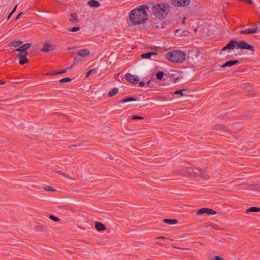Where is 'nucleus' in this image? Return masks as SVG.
<instances>
[{
	"label": "nucleus",
	"instance_id": "1a4fd4ad",
	"mask_svg": "<svg viewBox=\"0 0 260 260\" xmlns=\"http://www.w3.org/2000/svg\"><path fill=\"white\" fill-rule=\"evenodd\" d=\"M190 0H171L173 5L177 7H184L189 4Z\"/></svg>",
	"mask_w": 260,
	"mask_h": 260
},
{
	"label": "nucleus",
	"instance_id": "9b49d317",
	"mask_svg": "<svg viewBox=\"0 0 260 260\" xmlns=\"http://www.w3.org/2000/svg\"><path fill=\"white\" fill-rule=\"evenodd\" d=\"M188 32L187 31L181 29H176L175 32V36L177 38H181L186 37L188 35Z\"/></svg>",
	"mask_w": 260,
	"mask_h": 260
},
{
	"label": "nucleus",
	"instance_id": "7ed1b4c3",
	"mask_svg": "<svg viewBox=\"0 0 260 260\" xmlns=\"http://www.w3.org/2000/svg\"><path fill=\"white\" fill-rule=\"evenodd\" d=\"M185 53L180 50H173L166 55L167 59L174 63L182 62L185 59Z\"/></svg>",
	"mask_w": 260,
	"mask_h": 260
},
{
	"label": "nucleus",
	"instance_id": "a19ab883",
	"mask_svg": "<svg viewBox=\"0 0 260 260\" xmlns=\"http://www.w3.org/2000/svg\"><path fill=\"white\" fill-rule=\"evenodd\" d=\"M4 83H5V82H4L3 81H0V85H3Z\"/></svg>",
	"mask_w": 260,
	"mask_h": 260
},
{
	"label": "nucleus",
	"instance_id": "6ab92c4d",
	"mask_svg": "<svg viewBox=\"0 0 260 260\" xmlns=\"http://www.w3.org/2000/svg\"><path fill=\"white\" fill-rule=\"evenodd\" d=\"M53 47H54L53 44L50 41H47L45 43L42 49H49V48H53Z\"/></svg>",
	"mask_w": 260,
	"mask_h": 260
},
{
	"label": "nucleus",
	"instance_id": "f704fd0d",
	"mask_svg": "<svg viewBox=\"0 0 260 260\" xmlns=\"http://www.w3.org/2000/svg\"><path fill=\"white\" fill-rule=\"evenodd\" d=\"M214 260H223L221 257L216 256L214 257Z\"/></svg>",
	"mask_w": 260,
	"mask_h": 260
},
{
	"label": "nucleus",
	"instance_id": "c756f323",
	"mask_svg": "<svg viewBox=\"0 0 260 260\" xmlns=\"http://www.w3.org/2000/svg\"><path fill=\"white\" fill-rule=\"evenodd\" d=\"M44 189L46 191H53L54 190V189L50 186H47L44 187Z\"/></svg>",
	"mask_w": 260,
	"mask_h": 260
},
{
	"label": "nucleus",
	"instance_id": "c9c22d12",
	"mask_svg": "<svg viewBox=\"0 0 260 260\" xmlns=\"http://www.w3.org/2000/svg\"><path fill=\"white\" fill-rule=\"evenodd\" d=\"M144 84L145 83L142 81L139 82V86L140 87H143L144 86Z\"/></svg>",
	"mask_w": 260,
	"mask_h": 260
},
{
	"label": "nucleus",
	"instance_id": "4be33fe9",
	"mask_svg": "<svg viewBox=\"0 0 260 260\" xmlns=\"http://www.w3.org/2000/svg\"><path fill=\"white\" fill-rule=\"evenodd\" d=\"M136 101V99H134V98L128 97V98H125V99L122 100L119 103H124Z\"/></svg>",
	"mask_w": 260,
	"mask_h": 260
},
{
	"label": "nucleus",
	"instance_id": "72a5a7b5",
	"mask_svg": "<svg viewBox=\"0 0 260 260\" xmlns=\"http://www.w3.org/2000/svg\"><path fill=\"white\" fill-rule=\"evenodd\" d=\"M48 75L54 76V75H58V73H57V72H50L49 73H48Z\"/></svg>",
	"mask_w": 260,
	"mask_h": 260
},
{
	"label": "nucleus",
	"instance_id": "79ce46f5",
	"mask_svg": "<svg viewBox=\"0 0 260 260\" xmlns=\"http://www.w3.org/2000/svg\"><path fill=\"white\" fill-rule=\"evenodd\" d=\"M185 17H184L183 18V21H182V23H184V22H185Z\"/></svg>",
	"mask_w": 260,
	"mask_h": 260
},
{
	"label": "nucleus",
	"instance_id": "f257e3e1",
	"mask_svg": "<svg viewBox=\"0 0 260 260\" xmlns=\"http://www.w3.org/2000/svg\"><path fill=\"white\" fill-rule=\"evenodd\" d=\"M147 6H142L139 8L132 10L129 14V20L134 24H140L144 23L148 18Z\"/></svg>",
	"mask_w": 260,
	"mask_h": 260
},
{
	"label": "nucleus",
	"instance_id": "473e14b6",
	"mask_svg": "<svg viewBox=\"0 0 260 260\" xmlns=\"http://www.w3.org/2000/svg\"><path fill=\"white\" fill-rule=\"evenodd\" d=\"M49 218L54 221H59V219L57 217L54 216L53 215H50Z\"/></svg>",
	"mask_w": 260,
	"mask_h": 260
},
{
	"label": "nucleus",
	"instance_id": "0eeeda50",
	"mask_svg": "<svg viewBox=\"0 0 260 260\" xmlns=\"http://www.w3.org/2000/svg\"><path fill=\"white\" fill-rule=\"evenodd\" d=\"M250 25H254L255 26L254 28H246L244 29L240 30L239 32L241 35L245 34H252L255 33L257 31L258 27L257 26V24H253V23L250 24Z\"/></svg>",
	"mask_w": 260,
	"mask_h": 260
},
{
	"label": "nucleus",
	"instance_id": "ddd939ff",
	"mask_svg": "<svg viewBox=\"0 0 260 260\" xmlns=\"http://www.w3.org/2000/svg\"><path fill=\"white\" fill-rule=\"evenodd\" d=\"M70 21L72 22L73 24H76L77 22H78V17L76 14L71 13L70 14Z\"/></svg>",
	"mask_w": 260,
	"mask_h": 260
},
{
	"label": "nucleus",
	"instance_id": "e433bc0d",
	"mask_svg": "<svg viewBox=\"0 0 260 260\" xmlns=\"http://www.w3.org/2000/svg\"><path fill=\"white\" fill-rule=\"evenodd\" d=\"M22 14V12L19 14V15L16 17L15 20H18L21 16V15Z\"/></svg>",
	"mask_w": 260,
	"mask_h": 260
},
{
	"label": "nucleus",
	"instance_id": "423d86ee",
	"mask_svg": "<svg viewBox=\"0 0 260 260\" xmlns=\"http://www.w3.org/2000/svg\"><path fill=\"white\" fill-rule=\"evenodd\" d=\"M18 51L17 54V57L19 59V63L21 65H23L26 63L28 61L27 58L28 56V53L26 50H16Z\"/></svg>",
	"mask_w": 260,
	"mask_h": 260
},
{
	"label": "nucleus",
	"instance_id": "c85d7f7f",
	"mask_svg": "<svg viewBox=\"0 0 260 260\" xmlns=\"http://www.w3.org/2000/svg\"><path fill=\"white\" fill-rule=\"evenodd\" d=\"M17 6H18V5H16L15 6V7H14V8L13 9V10L11 11V12L9 14V15H8V18H7V19H9L11 18V16L13 15V14L15 12V11H16V9H17Z\"/></svg>",
	"mask_w": 260,
	"mask_h": 260
},
{
	"label": "nucleus",
	"instance_id": "4468645a",
	"mask_svg": "<svg viewBox=\"0 0 260 260\" xmlns=\"http://www.w3.org/2000/svg\"><path fill=\"white\" fill-rule=\"evenodd\" d=\"M156 55V53L154 52H148L146 53H143L141 55V56L143 58L145 59H149L152 56H155Z\"/></svg>",
	"mask_w": 260,
	"mask_h": 260
},
{
	"label": "nucleus",
	"instance_id": "dca6fc26",
	"mask_svg": "<svg viewBox=\"0 0 260 260\" xmlns=\"http://www.w3.org/2000/svg\"><path fill=\"white\" fill-rule=\"evenodd\" d=\"M81 57H86L90 54L89 50H80L77 53Z\"/></svg>",
	"mask_w": 260,
	"mask_h": 260
},
{
	"label": "nucleus",
	"instance_id": "2f4dec72",
	"mask_svg": "<svg viewBox=\"0 0 260 260\" xmlns=\"http://www.w3.org/2000/svg\"><path fill=\"white\" fill-rule=\"evenodd\" d=\"M70 68V67H68L62 70L57 71V73H58V74L64 73L66 72L67 71V70L68 69H69Z\"/></svg>",
	"mask_w": 260,
	"mask_h": 260
},
{
	"label": "nucleus",
	"instance_id": "7c9ffc66",
	"mask_svg": "<svg viewBox=\"0 0 260 260\" xmlns=\"http://www.w3.org/2000/svg\"><path fill=\"white\" fill-rule=\"evenodd\" d=\"M143 118V117L138 115H134L133 116L132 119L134 120H139L142 119Z\"/></svg>",
	"mask_w": 260,
	"mask_h": 260
},
{
	"label": "nucleus",
	"instance_id": "58836bf2",
	"mask_svg": "<svg viewBox=\"0 0 260 260\" xmlns=\"http://www.w3.org/2000/svg\"><path fill=\"white\" fill-rule=\"evenodd\" d=\"M145 49H157L158 47H155V48H153L152 47H147V48L145 46Z\"/></svg>",
	"mask_w": 260,
	"mask_h": 260
},
{
	"label": "nucleus",
	"instance_id": "393cba45",
	"mask_svg": "<svg viewBox=\"0 0 260 260\" xmlns=\"http://www.w3.org/2000/svg\"><path fill=\"white\" fill-rule=\"evenodd\" d=\"M72 80V79L70 78H64L63 79H61L59 80V82L60 83H63L65 82H69Z\"/></svg>",
	"mask_w": 260,
	"mask_h": 260
},
{
	"label": "nucleus",
	"instance_id": "f03ea898",
	"mask_svg": "<svg viewBox=\"0 0 260 260\" xmlns=\"http://www.w3.org/2000/svg\"><path fill=\"white\" fill-rule=\"evenodd\" d=\"M170 8L169 4L160 3L153 6L152 11L156 18L159 19H164L168 14Z\"/></svg>",
	"mask_w": 260,
	"mask_h": 260
},
{
	"label": "nucleus",
	"instance_id": "cd10ccee",
	"mask_svg": "<svg viewBox=\"0 0 260 260\" xmlns=\"http://www.w3.org/2000/svg\"><path fill=\"white\" fill-rule=\"evenodd\" d=\"M80 28L78 26H75L70 29L69 30L72 32H76L79 30Z\"/></svg>",
	"mask_w": 260,
	"mask_h": 260
},
{
	"label": "nucleus",
	"instance_id": "5701e85b",
	"mask_svg": "<svg viewBox=\"0 0 260 260\" xmlns=\"http://www.w3.org/2000/svg\"><path fill=\"white\" fill-rule=\"evenodd\" d=\"M171 95H175V94H179L181 96H182L184 95V94L183 93V90H176L174 92L171 93Z\"/></svg>",
	"mask_w": 260,
	"mask_h": 260
},
{
	"label": "nucleus",
	"instance_id": "c03bdc74",
	"mask_svg": "<svg viewBox=\"0 0 260 260\" xmlns=\"http://www.w3.org/2000/svg\"><path fill=\"white\" fill-rule=\"evenodd\" d=\"M228 50L229 51V52H231L230 51H231L232 50L229 49V50Z\"/></svg>",
	"mask_w": 260,
	"mask_h": 260
},
{
	"label": "nucleus",
	"instance_id": "2eb2a0df",
	"mask_svg": "<svg viewBox=\"0 0 260 260\" xmlns=\"http://www.w3.org/2000/svg\"><path fill=\"white\" fill-rule=\"evenodd\" d=\"M88 5L91 8H98L100 6L99 2L95 0H90L88 2Z\"/></svg>",
	"mask_w": 260,
	"mask_h": 260
},
{
	"label": "nucleus",
	"instance_id": "f3484780",
	"mask_svg": "<svg viewBox=\"0 0 260 260\" xmlns=\"http://www.w3.org/2000/svg\"><path fill=\"white\" fill-rule=\"evenodd\" d=\"M96 229L99 231H103L106 229L105 226L102 223L96 222L95 224Z\"/></svg>",
	"mask_w": 260,
	"mask_h": 260
},
{
	"label": "nucleus",
	"instance_id": "6e6552de",
	"mask_svg": "<svg viewBox=\"0 0 260 260\" xmlns=\"http://www.w3.org/2000/svg\"><path fill=\"white\" fill-rule=\"evenodd\" d=\"M125 78L126 81L135 85L137 84L139 81V78L137 76L129 73L125 75Z\"/></svg>",
	"mask_w": 260,
	"mask_h": 260
},
{
	"label": "nucleus",
	"instance_id": "ea45409f",
	"mask_svg": "<svg viewBox=\"0 0 260 260\" xmlns=\"http://www.w3.org/2000/svg\"><path fill=\"white\" fill-rule=\"evenodd\" d=\"M42 51L44 52H48L49 51H50V50H47V49H45V50H41Z\"/></svg>",
	"mask_w": 260,
	"mask_h": 260
},
{
	"label": "nucleus",
	"instance_id": "bb28decb",
	"mask_svg": "<svg viewBox=\"0 0 260 260\" xmlns=\"http://www.w3.org/2000/svg\"><path fill=\"white\" fill-rule=\"evenodd\" d=\"M80 57L81 56H79L78 54H77V55L76 56V57L74 59V63L75 64L80 62V61H81Z\"/></svg>",
	"mask_w": 260,
	"mask_h": 260
},
{
	"label": "nucleus",
	"instance_id": "39448f33",
	"mask_svg": "<svg viewBox=\"0 0 260 260\" xmlns=\"http://www.w3.org/2000/svg\"><path fill=\"white\" fill-rule=\"evenodd\" d=\"M23 42L20 40L12 42L8 45V47L17 48V49H29L31 47L30 43H25L22 45Z\"/></svg>",
	"mask_w": 260,
	"mask_h": 260
},
{
	"label": "nucleus",
	"instance_id": "20e7f679",
	"mask_svg": "<svg viewBox=\"0 0 260 260\" xmlns=\"http://www.w3.org/2000/svg\"><path fill=\"white\" fill-rule=\"evenodd\" d=\"M236 47L239 49H253V46L245 41H236L235 40L231 41L222 49H234Z\"/></svg>",
	"mask_w": 260,
	"mask_h": 260
},
{
	"label": "nucleus",
	"instance_id": "b1692460",
	"mask_svg": "<svg viewBox=\"0 0 260 260\" xmlns=\"http://www.w3.org/2000/svg\"><path fill=\"white\" fill-rule=\"evenodd\" d=\"M164 75V73L163 72H162V71L158 72V73H156V78L158 80H161L162 78Z\"/></svg>",
	"mask_w": 260,
	"mask_h": 260
},
{
	"label": "nucleus",
	"instance_id": "412c9836",
	"mask_svg": "<svg viewBox=\"0 0 260 260\" xmlns=\"http://www.w3.org/2000/svg\"><path fill=\"white\" fill-rule=\"evenodd\" d=\"M164 222L169 224H175L177 222L176 219H165Z\"/></svg>",
	"mask_w": 260,
	"mask_h": 260
},
{
	"label": "nucleus",
	"instance_id": "a211bd4d",
	"mask_svg": "<svg viewBox=\"0 0 260 260\" xmlns=\"http://www.w3.org/2000/svg\"><path fill=\"white\" fill-rule=\"evenodd\" d=\"M118 92V88L115 87L112 89L108 93V96L110 97L113 96Z\"/></svg>",
	"mask_w": 260,
	"mask_h": 260
},
{
	"label": "nucleus",
	"instance_id": "f8f14e48",
	"mask_svg": "<svg viewBox=\"0 0 260 260\" xmlns=\"http://www.w3.org/2000/svg\"><path fill=\"white\" fill-rule=\"evenodd\" d=\"M238 63V61L237 60H229L225 62L224 64H223L221 66L222 68L231 67Z\"/></svg>",
	"mask_w": 260,
	"mask_h": 260
},
{
	"label": "nucleus",
	"instance_id": "a878e982",
	"mask_svg": "<svg viewBox=\"0 0 260 260\" xmlns=\"http://www.w3.org/2000/svg\"><path fill=\"white\" fill-rule=\"evenodd\" d=\"M96 71V69H92L89 70L86 74V77H89V76H90V75H91V74L95 73Z\"/></svg>",
	"mask_w": 260,
	"mask_h": 260
},
{
	"label": "nucleus",
	"instance_id": "4c0bfd02",
	"mask_svg": "<svg viewBox=\"0 0 260 260\" xmlns=\"http://www.w3.org/2000/svg\"><path fill=\"white\" fill-rule=\"evenodd\" d=\"M245 2H246L249 4H251V5L252 4V0H245Z\"/></svg>",
	"mask_w": 260,
	"mask_h": 260
},
{
	"label": "nucleus",
	"instance_id": "aec40b11",
	"mask_svg": "<svg viewBox=\"0 0 260 260\" xmlns=\"http://www.w3.org/2000/svg\"><path fill=\"white\" fill-rule=\"evenodd\" d=\"M259 211H260V208L256 207H251L246 210L247 213L251 212H258Z\"/></svg>",
	"mask_w": 260,
	"mask_h": 260
},
{
	"label": "nucleus",
	"instance_id": "9d476101",
	"mask_svg": "<svg viewBox=\"0 0 260 260\" xmlns=\"http://www.w3.org/2000/svg\"><path fill=\"white\" fill-rule=\"evenodd\" d=\"M217 213L213 209H211L208 208H203L200 209H199L198 211L197 214L198 215H202L203 214H207L208 215H215Z\"/></svg>",
	"mask_w": 260,
	"mask_h": 260
},
{
	"label": "nucleus",
	"instance_id": "37998d69",
	"mask_svg": "<svg viewBox=\"0 0 260 260\" xmlns=\"http://www.w3.org/2000/svg\"><path fill=\"white\" fill-rule=\"evenodd\" d=\"M226 50H224V49H223V50H221V51H225Z\"/></svg>",
	"mask_w": 260,
	"mask_h": 260
}]
</instances>
